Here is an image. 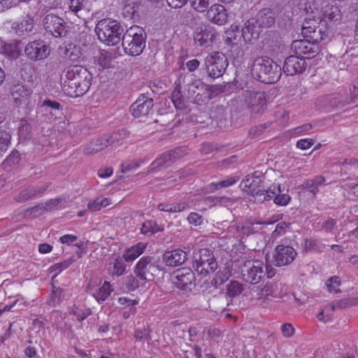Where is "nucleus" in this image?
Here are the masks:
<instances>
[{"label": "nucleus", "mask_w": 358, "mask_h": 358, "mask_svg": "<svg viewBox=\"0 0 358 358\" xmlns=\"http://www.w3.org/2000/svg\"><path fill=\"white\" fill-rule=\"evenodd\" d=\"M134 337L136 341L145 342L150 340L149 330L145 327L136 329L135 330Z\"/></svg>", "instance_id": "nucleus-55"}, {"label": "nucleus", "mask_w": 358, "mask_h": 358, "mask_svg": "<svg viewBox=\"0 0 358 358\" xmlns=\"http://www.w3.org/2000/svg\"><path fill=\"white\" fill-rule=\"evenodd\" d=\"M49 187V184H45L43 185H37L35 187H28L30 190V194L32 197V199L41 197L44 192L47 190Z\"/></svg>", "instance_id": "nucleus-53"}, {"label": "nucleus", "mask_w": 358, "mask_h": 358, "mask_svg": "<svg viewBox=\"0 0 358 358\" xmlns=\"http://www.w3.org/2000/svg\"><path fill=\"white\" fill-rule=\"evenodd\" d=\"M177 287L182 291H190L195 285V275L189 268L178 269L175 273Z\"/></svg>", "instance_id": "nucleus-23"}, {"label": "nucleus", "mask_w": 358, "mask_h": 358, "mask_svg": "<svg viewBox=\"0 0 358 358\" xmlns=\"http://www.w3.org/2000/svg\"><path fill=\"white\" fill-rule=\"evenodd\" d=\"M341 284V279L338 276L331 277L326 282V286L327 287L328 291L331 293L341 292V290L338 288Z\"/></svg>", "instance_id": "nucleus-49"}, {"label": "nucleus", "mask_w": 358, "mask_h": 358, "mask_svg": "<svg viewBox=\"0 0 358 358\" xmlns=\"http://www.w3.org/2000/svg\"><path fill=\"white\" fill-rule=\"evenodd\" d=\"M127 134V131L124 129H122L116 132H114L111 135L104 136L106 138L105 141L107 143L108 146L112 145L125 138Z\"/></svg>", "instance_id": "nucleus-44"}, {"label": "nucleus", "mask_w": 358, "mask_h": 358, "mask_svg": "<svg viewBox=\"0 0 358 358\" xmlns=\"http://www.w3.org/2000/svg\"><path fill=\"white\" fill-rule=\"evenodd\" d=\"M217 36L216 31L210 26L198 27L194 32V41L197 46L208 47Z\"/></svg>", "instance_id": "nucleus-21"}, {"label": "nucleus", "mask_w": 358, "mask_h": 358, "mask_svg": "<svg viewBox=\"0 0 358 358\" xmlns=\"http://www.w3.org/2000/svg\"><path fill=\"white\" fill-rule=\"evenodd\" d=\"M189 207L188 203L186 201H181L177 203H159L158 209L161 211L169 213H179L185 210Z\"/></svg>", "instance_id": "nucleus-35"}, {"label": "nucleus", "mask_w": 358, "mask_h": 358, "mask_svg": "<svg viewBox=\"0 0 358 358\" xmlns=\"http://www.w3.org/2000/svg\"><path fill=\"white\" fill-rule=\"evenodd\" d=\"M45 208L46 207L43 203L37 204L34 207L27 208L24 213V216L27 218L38 217L46 212Z\"/></svg>", "instance_id": "nucleus-43"}, {"label": "nucleus", "mask_w": 358, "mask_h": 358, "mask_svg": "<svg viewBox=\"0 0 358 358\" xmlns=\"http://www.w3.org/2000/svg\"><path fill=\"white\" fill-rule=\"evenodd\" d=\"M192 266L196 273L202 277L213 273L217 268V262L213 250L201 248L193 253Z\"/></svg>", "instance_id": "nucleus-6"}, {"label": "nucleus", "mask_w": 358, "mask_h": 358, "mask_svg": "<svg viewBox=\"0 0 358 358\" xmlns=\"http://www.w3.org/2000/svg\"><path fill=\"white\" fill-rule=\"evenodd\" d=\"M326 245L322 241L317 239L310 238L305 241V249L306 251H315L322 252L324 251Z\"/></svg>", "instance_id": "nucleus-42"}, {"label": "nucleus", "mask_w": 358, "mask_h": 358, "mask_svg": "<svg viewBox=\"0 0 358 358\" xmlns=\"http://www.w3.org/2000/svg\"><path fill=\"white\" fill-rule=\"evenodd\" d=\"M206 17L215 24L223 25L227 22L228 15L223 6L214 4L207 10Z\"/></svg>", "instance_id": "nucleus-26"}, {"label": "nucleus", "mask_w": 358, "mask_h": 358, "mask_svg": "<svg viewBox=\"0 0 358 358\" xmlns=\"http://www.w3.org/2000/svg\"><path fill=\"white\" fill-rule=\"evenodd\" d=\"M64 296L65 293L63 289L54 287L48 297V304L52 307H55L62 301Z\"/></svg>", "instance_id": "nucleus-36"}, {"label": "nucleus", "mask_w": 358, "mask_h": 358, "mask_svg": "<svg viewBox=\"0 0 358 358\" xmlns=\"http://www.w3.org/2000/svg\"><path fill=\"white\" fill-rule=\"evenodd\" d=\"M241 274L246 282L251 285H257L265 276L264 264L258 260L246 261L242 266Z\"/></svg>", "instance_id": "nucleus-11"}, {"label": "nucleus", "mask_w": 358, "mask_h": 358, "mask_svg": "<svg viewBox=\"0 0 358 358\" xmlns=\"http://www.w3.org/2000/svg\"><path fill=\"white\" fill-rule=\"evenodd\" d=\"M247 178L243 182H245L244 190L248 192V195L252 196L255 201L262 203L266 200H269L273 198V195L280 192V186L271 185L267 189H260L257 187V182L252 179Z\"/></svg>", "instance_id": "nucleus-12"}, {"label": "nucleus", "mask_w": 358, "mask_h": 358, "mask_svg": "<svg viewBox=\"0 0 358 358\" xmlns=\"http://www.w3.org/2000/svg\"><path fill=\"white\" fill-rule=\"evenodd\" d=\"M146 282H147L141 281L138 278L131 275L127 278L126 285L129 290L134 291L139 287H145Z\"/></svg>", "instance_id": "nucleus-47"}, {"label": "nucleus", "mask_w": 358, "mask_h": 358, "mask_svg": "<svg viewBox=\"0 0 358 358\" xmlns=\"http://www.w3.org/2000/svg\"><path fill=\"white\" fill-rule=\"evenodd\" d=\"M69 313L75 315L79 322H82L91 314V310L90 309L83 310L78 307H73Z\"/></svg>", "instance_id": "nucleus-54"}, {"label": "nucleus", "mask_w": 358, "mask_h": 358, "mask_svg": "<svg viewBox=\"0 0 358 358\" xmlns=\"http://www.w3.org/2000/svg\"><path fill=\"white\" fill-rule=\"evenodd\" d=\"M296 254L292 246L278 245L274 249L273 254V264L278 267L289 265L294 261Z\"/></svg>", "instance_id": "nucleus-19"}, {"label": "nucleus", "mask_w": 358, "mask_h": 358, "mask_svg": "<svg viewBox=\"0 0 358 358\" xmlns=\"http://www.w3.org/2000/svg\"><path fill=\"white\" fill-rule=\"evenodd\" d=\"M21 49V42L15 40L4 44L2 48V52L8 57L15 59L20 56Z\"/></svg>", "instance_id": "nucleus-30"}, {"label": "nucleus", "mask_w": 358, "mask_h": 358, "mask_svg": "<svg viewBox=\"0 0 358 358\" xmlns=\"http://www.w3.org/2000/svg\"><path fill=\"white\" fill-rule=\"evenodd\" d=\"M228 65L227 57L220 52H213L208 54L204 60L206 72L210 78L213 79L222 76Z\"/></svg>", "instance_id": "nucleus-9"}, {"label": "nucleus", "mask_w": 358, "mask_h": 358, "mask_svg": "<svg viewBox=\"0 0 358 358\" xmlns=\"http://www.w3.org/2000/svg\"><path fill=\"white\" fill-rule=\"evenodd\" d=\"M50 48L47 43L41 39L28 43L24 47V54L28 59L37 62L43 60L50 55Z\"/></svg>", "instance_id": "nucleus-14"}, {"label": "nucleus", "mask_w": 358, "mask_h": 358, "mask_svg": "<svg viewBox=\"0 0 358 358\" xmlns=\"http://www.w3.org/2000/svg\"><path fill=\"white\" fill-rule=\"evenodd\" d=\"M60 103L56 101L45 100L41 106L42 111L50 113L51 115H57L60 110Z\"/></svg>", "instance_id": "nucleus-41"}, {"label": "nucleus", "mask_w": 358, "mask_h": 358, "mask_svg": "<svg viewBox=\"0 0 358 358\" xmlns=\"http://www.w3.org/2000/svg\"><path fill=\"white\" fill-rule=\"evenodd\" d=\"M153 99L149 92L141 94L137 100L130 106V110L134 117L148 116L153 113Z\"/></svg>", "instance_id": "nucleus-16"}, {"label": "nucleus", "mask_w": 358, "mask_h": 358, "mask_svg": "<svg viewBox=\"0 0 358 358\" xmlns=\"http://www.w3.org/2000/svg\"><path fill=\"white\" fill-rule=\"evenodd\" d=\"M111 292L109 282L105 281L103 285L94 293V296L98 301H103L109 296Z\"/></svg>", "instance_id": "nucleus-39"}, {"label": "nucleus", "mask_w": 358, "mask_h": 358, "mask_svg": "<svg viewBox=\"0 0 358 358\" xmlns=\"http://www.w3.org/2000/svg\"><path fill=\"white\" fill-rule=\"evenodd\" d=\"M307 64L297 55L287 57L284 62L282 70L287 76L301 74L305 71Z\"/></svg>", "instance_id": "nucleus-22"}, {"label": "nucleus", "mask_w": 358, "mask_h": 358, "mask_svg": "<svg viewBox=\"0 0 358 358\" xmlns=\"http://www.w3.org/2000/svg\"><path fill=\"white\" fill-rule=\"evenodd\" d=\"M138 5L135 3H129L125 4L122 8V15L126 20L134 19L135 15H138Z\"/></svg>", "instance_id": "nucleus-40"}, {"label": "nucleus", "mask_w": 358, "mask_h": 358, "mask_svg": "<svg viewBox=\"0 0 358 358\" xmlns=\"http://www.w3.org/2000/svg\"><path fill=\"white\" fill-rule=\"evenodd\" d=\"M20 155L16 150H13L11 153L3 162V165L5 166H11L17 164L20 161Z\"/></svg>", "instance_id": "nucleus-50"}, {"label": "nucleus", "mask_w": 358, "mask_h": 358, "mask_svg": "<svg viewBox=\"0 0 358 358\" xmlns=\"http://www.w3.org/2000/svg\"><path fill=\"white\" fill-rule=\"evenodd\" d=\"M252 76L259 81L271 84L277 82L282 74V69L276 62L268 57L256 58L252 66Z\"/></svg>", "instance_id": "nucleus-4"}, {"label": "nucleus", "mask_w": 358, "mask_h": 358, "mask_svg": "<svg viewBox=\"0 0 358 358\" xmlns=\"http://www.w3.org/2000/svg\"><path fill=\"white\" fill-rule=\"evenodd\" d=\"M92 75L85 67L73 65L66 67L60 76L63 92L71 97L86 94L92 85Z\"/></svg>", "instance_id": "nucleus-2"}, {"label": "nucleus", "mask_w": 358, "mask_h": 358, "mask_svg": "<svg viewBox=\"0 0 358 358\" xmlns=\"http://www.w3.org/2000/svg\"><path fill=\"white\" fill-rule=\"evenodd\" d=\"M146 34L139 26H132L125 31L122 46L125 54L130 56L140 55L145 48Z\"/></svg>", "instance_id": "nucleus-5"}, {"label": "nucleus", "mask_w": 358, "mask_h": 358, "mask_svg": "<svg viewBox=\"0 0 358 358\" xmlns=\"http://www.w3.org/2000/svg\"><path fill=\"white\" fill-rule=\"evenodd\" d=\"M20 3V0H0V11H4Z\"/></svg>", "instance_id": "nucleus-60"}, {"label": "nucleus", "mask_w": 358, "mask_h": 358, "mask_svg": "<svg viewBox=\"0 0 358 358\" xmlns=\"http://www.w3.org/2000/svg\"><path fill=\"white\" fill-rule=\"evenodd\" d=\"M185 155V150L180 148L165 152L150 164V171L157 172L166 169Z\"/></svg>", "instance_id": "nucleus-13"}, {"label": "nucleus", "mask_w": 358, "mask_h": 358, "mask_svg": "<svg viewBox=\"0 0 358 358\" xmlns=\"http://www.w3.org/2000/svg\"><path fill=\"white\" fill-rule=\"evenodd\" d=\"M45 29L54 37H64L68 32V25L64 19L54 14H47L43 20Z\"/></svg>", "instance_id": "nucleus-15"}, {"label": "nucleus", "mask_w": 358, "mask_h": 358, "mask_svg": "<svg viewBox=\"0 0 358 358\" xmlns=\"http://www.w3.org/2000/svg\"><path fill=\"white\" fill-rule=\"evenodd\" d=\"M164 228L162 226L157 224L155 220H146L141 226V233L147 236H151L153 234L162 231Z\"/></svg>", "instance_id": "nucleus-33"}, {"label": "nucleus", "mask_w": 358, "mask_h": 358, "mask_svg": "<svg viewBox=\"0 0 358 358\" xmlns=\"http://www.w3.org/2000/svg\"><path fill=\"white\" fill-rule=\"evenodd\" d=\"M146 244L142 242L137 243L128 249L123 257L126 262H132L143 253Z\"/></svg>", "instance_id": "nucleus-32"}, {"label": "nucleus", "mask_w": 358, "mask_h": 358, "mask_svg": "<svg viewBox=\"0 0 358 358\" xmlns=\"http://www.w3.org/2000/svg\"><path fill=\"white\" fill-rule=\"evenodd\" d=\"M276 13L270 8H264L258 11L256 16L246 22L250 29V36L256 40L259 38L263 29H267L274 25L276 20Z\"/></svg>", "instance_id": "nucleus-7"}, {"label": "nucleus", "mask_w": 358, "mask_h": 358, "mask_svg": "<svg viewBox=\"0 0 358 358\" xmlns=\"http://www.w3.org/2000/svg\"><path fill=\"white\" fill-rule=\"evenodd\" d=\"M160 271L159 261L151 256L141 257L134 268L136 277L144 282L153 280Z\"/></svg>", "instance_id": "nucleus-8"}, {"label": "nucleus", "mask_w": 358, "mask_h": 358, "mask_svg": "<svg viewBox=\"0 0 358 358\" xmlns=\"http://www.w3.org/2000/svg\"><path fill=\"white\" fill-rule=\"evenodd\" d=\"M301 34L304 39L292 43L291 48L302 59L314 58L320 51L319 42L329 36V28L324 20L306 18L302 24Z\"/></svg>", "instance_id": "nucleus-1"}, {"label": "nucleus", "mask_w": 358, "mask_h": 358, "mask_svg": "<svg viewBox=\"0 0 358 358\" xmlns=\"http://www.w3.org/2000/svg\"><path fill=\"white\" fill-rule=\"evenodd\" d=\"M14 199L18 203H22L29 199H32L29 187L22 189L14 197Z\"/></svg>", "instance_id": "nucleus-58"}, {"label": "nucleus", "mask_w": 358, "mask_h": 358, "mask_svg": "<svg viewBox=\"0 0 358 358\" xmlns=\"http://www.w3.org/2000/svg\"><path fill=\"white\" fill-rule=\"evenodd\" d=\"M187 99V96L183 95L182 93L180 85H177L171 95V100L174 106L177 109L185 108L188 103Z\"/></svg>", "instance_id": "nucleus-31"}, {"label": "nucleus", "mask_w": 358, "mask_h": 358, "mask_svg": "<svg viewBox=\"0 0 358 358\" xmlns=\"http://www.w3.org/2000/svg\"><path fill=\"white\" fill-rule=\"evenodd\" d=\"M224 89H225V86L222 85H214L208 86V92L207 95L205 96V99L201 100V99L200 97H199V93H198L195 96V97L194 99V101L199 103L200 101L204 102L206 101H208L211 99L215 98L216 96L221 94L222 92H224Z\"/></svg>", "instance_id": "nucleus-34"}, {"label": "nucleus", "mask_w": 358, "mask_h": 358, "mask_svg": "<svg viewBox=\"0 0 358 358\" xmlns=\"http://www.w3.org/2000/svg\"><path fill=\"white\" fill-rule=\"evenodd\" d=\"M243 97L250 113H259L262 111L266 103V96L264 92L245 90L243 92Z\"/></svg>", "instance_id": "nucleus-20"}, {"label": "nucleus", "mask_w": 358, "mask_h": 358, "mask_svg": "<svg viewBox=\"0 0 358 358\" xmlns=\"http://www.w3.org/2000/svg\"><path fill=\"white\" fill-rule=\"evenodd\" d=\"M264 124H259L250 129L249 131V136L252 138H255L260 136L266 129Z\"/></svg>", "instance_id": "nucleus-63"}, {"label": "nucleus", "mask_w": 358, "mask_h": 358, "mask_svg": "<svg viewBox=\"0 0 358 358\" xmlns=\"http://www.w3.org/2000/svg\"><path fill=\"white\" fill-rule=\"evenodd\" d=\"M126 269V265L121 259H116L113 268V275H122Z\"/></svg>", "instance_id": "nucleus-56"}, {"label": "nucleus", "mask_w": 358, "mask_h": 358, "mask_svg": "<svg viewBox=\"0 0 358 358\" xmlns=\"http://www.w3.org/2000/svg\"><path fill=\"white\" fill-rule=\"evenodd\" d=\"M73 260L72 258H69L62 262L57 263L51 266L52 271H58L60 273L64 269L67 268L72 263Z\"/></svg>", "instance_id": "nucleus-59"}, {"label": "nucleus", "mask_w": 358, "mask_h": 358, "mask_svg": "<svg viewBox=\"0 0 358 358\" xmlns=\"http://www.w3.org/2000/svg\"><path fill=\"white\" fill-rule=\"evenodd\" d=\"M31 89L22 84L13 85L10 90V95L17 106H20L25 103L31 96Z\"/></svg>", "instance_id": "nucleus-27"}, {"label": "nucleus", "mask_w": 358, "mask_h": 358, "mask_svg": "<svg viewBox=\"0 0 358 358\" xmlns=\"http://www.w3.org/2000/svg\"><path fill=\"white\" fill-rule=\"evenodd\" d=\"M336 222L332 218H329L322 224V229L327 233L331 232L336 226Z\"/></svg>", "instance_id": "nucleus-64"}, {"label": "nucleus", "mask_w": 358, "mask_h": 358, "mask_svg": "<svg viewBox=\"0 0 358 358\" xmlns=\"http://www.w3.org/2000/svg\"><path fill=\"white\" fill-rule=\"evenodd\" d=\"M267 296L277 297L279 294L278 285L276 282H267L262 289Z\"/></svg>", "instance_id": "nucleus-52"}, {"label": "nucleus", "mask_w": 358, "mask_h": 358, "mask_svg": "<svg viewBox=\"0 0 358 358\" xmlns=\"http://www.w3.org/2000/svg\"><path fill=\"white\" fill-rule=\"evenodd\" d=\"M11 143V135L6 129L0 127V156L5 153Z\"/></svg>", "instance_id": "nucleus-37"}, {"label": "nucleus", "mask_w": 358, "mask_h": 358, "mask_svg": "<svg viewBox=\"0 0 358 358\" xmlns=\"http://www.w3.org/2000/svg\"><path fill=\"white\" fill-rule=\"evenodd\" d=\"M244 290V285L236 280H231L227 285V292L223 293L220 292L218 294L213 296L210 299V301L215 304L216 301H221L220 305H229V302L232 301V299L239 296Z\"/></svg>", "instance_id": "nucleus-17"}, {"label": "nucleus", "mask_w": 358, "mask_h": 358, "mask_svg": "<svg viewBox=\"0 0 358 358\" xmlns=\"http://www.w3.org/2000/svg\"><path fill=\"white\" fill-rule=\"evenodd\" d=\"M98 64L103 69L108 68L110 66L111 57L107 52H100L98 57Z\"/></svg>", "instance_id": "nucleus-57"}, {"label": "nucleus", "mask_w": 358, "mask_h": 358, "mask_svg": "<svg viewBox=\"0 0 358 358\" xmlns=\"http://www.w3.org/2000/svg\"><path fill=\"white\" fill-rule=\"evenodd\" d=\"M109 205V201L107 198L99 199L90 201L87 203V209L92 212L100 210L102 208L106 207Z\"/></svg>", "instance_id": "nucleus-45"}, {"label": "nucleus", "mask_w": 358, "mask_h": 358, "mask_svg": "<svg viewBox=\"0 0 358 358\" xmlns=\"http://www.w3.org/2000/svg\"><path fill=\"white\" fill-rule=\"evenodd\" d=\"M236 182V179L234 178H229L217 182H211L206 187V189L208 192H213L217 189L231 186Z\"/></svg>", "instance_id": "nucleus-38"}, {"label": "nucleus", "mask_w": 358, "mask_h": 358, "mask_svg": "<svg viewBox=\"0 0 358 358\" xmlns=\"http://www.w3.org/2000/svg\"><path fill=\"white\" fill-rule=\"evenodd\" d=\"M34 27V17L27 13L26 17L21 22L13 23L11 28L17 35L22 36L24 32L29 33L32 31Z\"/></svg>", "instance_id": "nucleus-28"}, {"label": "nucleus", "mask_w": 358, "mask_h": 358, "mask_svg": "<svg viewBox=\"0 0 358 358\" xmlns=\"http://www.w3.org/2000/svg\"><path fill=\"white\" fill-rule=\"evenodd\" d=\"M94 31L101 43L110 46L115 45L122 41L125 33L121 23L110 17L99 20Z\"/></svg>", "instance_id": "nucleus-3"}, {"label": "nucleus", "mask_w": 358, "mask_h": 358, "mask_svg": "<svg viewBox=\"0 0 358 358\" xmlns=\"http://www.w3.org/2000/svg\"><path fill=\"white\" fill-rule=\"evenodd\" d=\"M187 259V253L180 249L166 251L162 255L163 262L168 266L176 267L182 265Z\"/></svg>", "instance_id": "nucleus-25"}, {"label": "nucleus", "mask_w": 358, "mask_h": 358, "mask_svg": "<svg viewBox=\"0 0 358 358\" xmlns=\"http://www.w3.org/2000/svg\"><path fill=\"white\" fill-rule=\"evenodd\" d=\"M349 103L347 94L341 93L319 96L315 102V108L324 112H330L336 108H343Z\"/></svg>", "instance_id": "nucleus-10"}, {"label": "nucleus", "mask_w": 358, "mask_h": 358, "mask_svg": "<svg viewBox=\"0 0 358 358\" xmlns=\"http://www.w3.org/2000/svg\"><path fill=\"white\" fill-rule=\"evenodd\" d=\"M278 186H280V192L277 191L275 194H271L274 197L273 202L278 206H287L290 201L291 197L288 194L282 193L281 186L280 185Z\"/></svg>", "instance_id": "nucleus-46"}, {"label": "nucleus", "mask_w": 358, "mask_h": 358, "mask_svg": "<svg viewBox=\"0 0 358 358\" xmlns=\"http://www.w3.org/2000/svg\"><path fill=\"white\" fill-rule=\"evenodd\" d=\"M314 142L312 138L300 139L296 142V147L301 150H307L314 144Z\"/></svg>", "instance_id": "nucleus-62"}, {"label": "nucleus", "mask_w": 358, "mask_h": 358, "mask_svg": "<svg viewBox=\"0 0 358 358\" xmlns=\"http://www.w3.org/2000/svg\"><path fill=\"white\" fill-rule=\"evenodd\" d=\"M190 6L196 12L203 13L208 10L209 0H188Z\"/></svg>", "instance_id": "nucleus-48"}, {"label": "nucleus", "mask_w": 358, "mask_h": 358, "mask_svg": "<svg viewBox=\"0 0 358 358\" xmlns=\"http://www.w3.org/2000/svg\"><path fill=\"white\" fill-rule=\"evenodd\" d=\"M320 12L323 16L321 17L320 16L316 17L315 15H313L312 17H309L310 19H322L327 21V19L334 23H338L342 20V14L338 6L330 3L329 1H324L322 3V7ZM327 26L328 25V23Z\"/></svg>", "instance_id": "nucleus-24"}, {"label": "nucleus", "mask_w": 358, "mask_h": 358, "mask_svg": "<svg viewBox=\"0 0 358 358\" xmlns=\"http://www.w3.org/2000/svg\"><path fill=\"white\" fill-rule=\"evenodd\" d=\"M326 179L322 176H316L313 178L306 180L302 185L301 188L307 189L314 196L319 192V187L324 185Z\"/></svg>", "instance_id": "nucleus-29"}, {"label": "nucleus", "mask_w": 358, "mask_h": 358, "mask_svg": "<svg viewBox=\"0 0 358 358\" xmlns=\"http://www.w3.org/2000/svg\"><path fill=\"white\" fill-rule=\"evenodd\" d=\"M206 203L209 204L210 206L217 204L223 205L229 201V198L227 196H207L204 199Z\"/></svg>", "instance_id": "nucleus-51"}, {"label": "nucleus", "mask_w": 358, "mask_h": 358, "mask_svg": "<svg viewBox=\"0 0 358 358\" xmlns=\"http://www.w3.org/2000/svg\"><path fill=\"white\" fill-rule=\"evenodd\" d=\"M187 220L191 224L199 226L203 222V217L197 213H191L187 217Z\"/></svg>", "instance_id": "nucleus-61"}, {"label": "nucleus", "mask_w": 358, "mask_h": 358, "mask_svg": "<svg viewBox=\"0 0 358 358\" xmlns=\"http://www.w3.org/2000/svg\"><path fill=\"white\" fill-rule=\"evenodd\" d=\"M250 29L245 22L241 31L238 29L228 31L227 32L226 38L224 39V43L230 48H238L242 38L245 43H254L256 39L253 36H250Z\"/></svg>", "instance_id": "nucleus-18"}]
</instances>
